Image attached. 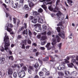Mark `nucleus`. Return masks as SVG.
Here are the masks:
<instances>
[{
  "mask_svg": "<svg viewBox=\"0 0 78 78\" xmlns=\"http://www.w3.org/2000/svg\"><path fill=\"white\" fill-rule=\"evenodd\" d=\"M34 19V17L33 16H30L29 17V20H33Z\"/></svg>",
  "mask_w": 78,
  "mask_h": 78,
  "instance_id": "37998d69",
  "label": "nucleus"
},
{
  "mask_svg": "<svg viewBox=\"0 0 78 78\" xmlns=\"http://www.w3.org/2000/svg\"><path fill=\"white\" fill-rule=\"evenodd\" d=\"M38 12L40 13H42L43 12V9L42 8H40L38 9Z\"/></svg>",
  "mask_w": 78,
  "mask_h": 78,
  "instance_id": "4be33fe9",
  "label": "nucleus"
},
{
  "mask_svg": "<svg viewBox=\"0 0 78 78\" xmlns=\"http://www.w3.org/2000/svg\"><path fill=\"white\" fill-rule=\"evenodd\" d=\"M20 22V20H18V21L17 22V25L18 27H19V25Z\"/></svg>",
  "mask_w": 78,
  "mask_h": 78,
  "instance_id": "864d4df0",
  "label": "nucleus"
},
{
  "mask_svg": "<svg viewBox=\"0 0 78 78\" xmlns=\"http://www.w3.org/2000/svg\"><path fill=\"white\" fill-rule=\"evenodd\" d=\"M27 43L28 44H31V41L30 39H28L27 40Z\"/></svg>",
  "mask_w": 78,
  "mask_h": 78,
  "instance_id": "49530a36",
  "label": "nucleus"
},
{
  "mask_svg": "<svg viewBox=\"0 0 78 78\" xmlns=\"http://www.w3.org/2000/svg\"><path fill=\"white\" fill-rule=\"evenodd\" d=\"M43 31H45L47 30V26L45 25H43Z\"/></svg>",
  "mask_w": 78,
  "mask_h": 78,
  "instance_id": "aec40b11",
  "label": "nucleus"
},
{
  "mask_svg": "<svg viewBox=\"0 0 78 78\" xmlns=\"http://www.w3.org/2000/svg\"><path fill=\"white\" fill-rule=\"evenodd\" d=\"M39 75L41 76H42L44 75V73L42 72H40L39 73Z\"/></svg>",
  "mask_w": 78,
  "mask_h": 78,
  "instance_id": "c85d7f7f",
  "label": "nucleus"
},
{
  "mask_svg": "<svg viewBox=\"0 0 78 78\" xmlns=\"http://www.w3.org/2000/svg\"><path fill=\"white\" fill-rule=\"evenodd\" d=\"M5 30H7V31L11 33L12 31V29L9 28V25L8 24H7L5 27Z\"/></svg>",
  "mask_w": 78,
  "mask_h": 78,
  "instance_id": "39448f33",
  "label": "nucleus"
},
{
  "mask_svg": "<svg viewBox=\"0 0 78 78\" xmlns=\"http://www.w3.org/2000/svg\"><path fill=\"white\" fill-rule=\"evenodd\" d=\"M24 30V27L22 26L21 27H20L19 29L18 30V33H19L21 31H22Z\"/></svg>",
  "mask_w": 78,
  "mask_h": 78,
  "instance_id": "dca6fc26",
  "label": "nucleus"
},
{
  "mask_svg": "<svg viewBox=\"0 0 78 78\" xmlns=\"http://www.w3.org/2000/svg\"><path fill=\"white\" fill-rule=\"evenodd\" d=\"M47 43V41H45L43 42H42L41 43V45H44V44H45L46 43Z\"/></svg>",
  "mask_w": 78,
  "mask_h": 78,
  "instance_id": "58836bf2",
  "label": "nucleus"
},
{
  "mask_svg": "<svg viewBox=\"0 0 78 78\" xmlns=\"http://www.w3.org/2000/svg\"><path fill=\"white\" fill-rule=\"evenodd\" d=\"M31 22L34 23H37V19H34V20L31 21Z\"/></svg>",
  "mask_w": 78,
  "mask_h": 78,
  "instance_id": "5701e85b",
  "label": "nucleus"
},
{
  "mask_svg": "<svg viewBox=\"0 0 78 78\" xmlns=\"http://www.w3.org/2000/svg\"><path fill=\"white\" fill-rule=\"evenodd\" d=\"M18 2H16L15 4L16 6L14 7V8H17V6H18Z\"/></svg>",
  "mask_w": 78,
  "mask_h": 78,
  "instance_id": "5fc2aeb1",
  "label": "nucleus"
},
{
  "mask_svg": "<svg viewBox=\"0 0 78 78\" xmlns=\"http://www.w3.org/2000/svg\"><path fill=\"white\" fill-rule=\"evenodd\" d=\"M9 37L8 36L5 35L4 37V41L5 42V46L4 48L5 50H6L8 49V47L10 45V43H9Z\"/></svg>",
  "mask_w": 78,
  "mask_h": 78,
  "instance_id": "f03ea898",
  "label": "nucleus"
},
{
  "mask_svg": "<svg viewBox=\"0 0 78 78\" xmlns=\"http://www.w3.org/2000/svg\"><path fill=\"white\" fill-rule=\"evenodd\" d=\"M59 36L60 37H61L63 39H64L65 38V34L62 32H60L58 34Z\"/></svg>",
  "mask_w": 78,
  "mask_h": 78,
  "instance_id": "9b49d317",
  "label": "nucleus"
},
{
  "mask_svg": "<svg viewBox=\"0 0 78 78\" xmlns=\"http://www.w3.org/2000/svg\"><path fill=\"white\" fill-rule=\"evenodd\" d=\"M38 21L39 23H42L44 22V20H43L42 19H41V18H39Z\"/></svg>",
  "mask_w": 78,
  "mask_h": 78,
  "instance_id": "412c9836",
  "label": "nucleus"
},
{
  "mask_svg": "<svg viewBox=\"0 0 78 78\" xmlns=\"http://www.w3.org/2000/svg\"><path fill=\"white\" fill-rule=\"evenodd\" d=\"M8 75H12V73H13V70H12V69L11 68H9L8 69Z\"/></svg>",
  "mask_w": 78,
  "mask_h": 78,
  "instance_id": "6e6552de",
  "label": "nucleus"
},
{
  "mask_svg": "<svg viewBox=\"0 0 78 78\" xmlns=\"http://www.w3.org/2000/svg\"><path fill=\"white\" fill-rule=\"evenodd\" d=\"M56 16L58 17L59 16H61V12H59L58 13H57L56 14Z\"/></svg>",
  "mask_w": 78,
  "mask_h": 78,
  "instance_id": "e433bc0d",
  "label": "nucleus"
},
{
  "mask_svg": "<svg viewBox=\"0 0 78 78\" xmlns=\"http://www.w3.org/2000/svg\"><path fill=\"white\" fill-rule=\"evenodd\" d=\"M38 14V13H37V12L35 11L33 12V15H34V16H36V15H37Z\"/></svg>",
  "mask_w": 78,
  "mask_h": 78,
  "instance_id": "a19ab883",
  "label": "nucleus"
},
{
  "mask_svg": "<svg viewBox=\"0 0 78 78\" xmlns=\"http://www.w3.org/2000/svg\"><path fill=\"white\" fill-rule=\"evenodd\" d=\"M57 30L58 33L61 32V28L59 27H58L57 28Z\"/></svg>",
  "mask_w": 78,
  "mask_h": 78,
  "instance_id": "c756f323",
  "label": "nucleus"
},
{
  "mask_svg": "<svg viewBox=\"0 0 78 78\" xmlns=\"http://www.w3.org/2000/svg\"><path fill=\"white\" fill-rule=\"evenodd\" d=\"M65 63L64 62H62V64L60 65V67H58V69L59 70H62L65 69Z\"/></svg>",
  "mask_w": 78,
  "mask_h": 78,
  "instance_id": "423d86ee",
  "label": "nucleus"
},
{
  "mask_svg": "<svg viewBox=\"0 0 78 78\" xmlns=\"http://www.w3.org/2000/svg\"><path fill=\"white\" fill-rule=\"evenodd\" d=\"M41 7L43 9H47V7H45V5H41Z\"/></svg>",
  "mask_w": 78,
  "mask_h": 78,
  "instance_id": "603ef678",
  "label": "nucleus"
},
{
  "mask_svg": "<svg viewBox=\"0 0 78 78\" xmlns=\"http://www.w3.org/2000/svg\"><path fill=\"white\" fill-rule=\"evenodd\" d=\"M67 2L68 3L69 5L72 6L73 5L72 3H73V1L72 0H67Z\"/></svg>",
  "mask_w": 78,
  "mask_h": 78,
  "instance_id": "f8f14e48",
  "label": "nucleus"
},
{
  "mask_svg": "<svg viewBox=\"0 0 78 78\" xmlns=\"http://www.w3.org/2000/svg\"><path fill=\"white\" fill-rule=\"evenodd\" d=\"M47 34L49 36H50L51 34V32L50 31H49L47 33Z\"/></svg>",
  "mask_w": 78,
  "mask_h": 78,
  "instance_id": "4d7b16f0",
  "label": "nucleus"
},
{
  "mask_svg": "<svg viewBox=\"0 0 78 78\" xmlns=\"http://www.w3.org/2000/svg\"><path fill=\"white\" fill-rule=\"evenodd\" d=\"M28 33H29V35L30 36H31L32 34V33L31 32V30H28Z\"/></svg>",
  "mask_w": 78,
  "mask_h": 78,
  "instance_id": "79ce46f5",
  "label": "nucleus"
},
{
  "mask_svg": "<svg viewBox=\"0 0 78 78\" xmlns=\"http://www.w3.org/2000/svg\"><path fill=\"white\" fill-rule=\"evenodd\" d=\"M49 56H50L51 58V60H50V62H54V61H55V57H53V56L51 55H49Z\"/></svg>",
  "mask_w": 78,
  "mask_h": 78,
  "instance_id": "ddd939ff",
  "label": "nucleus"
},
{
  "mask_svg": "<svg viewBox=\"0 0 78 78\" xmlns=\"http://www.w3.org/2000/svg\"><path fill=\"white\" fill-rule=\"evenodd\" d=\"M48 9L50 11H53V8H52L51 6H50L48 7Z\"/></svg>",
  "mask_w": 78,
  "mask_h": 78,
  "instance_id": "4c0bfd02",
  "label": "nucleus"
},
{
  "mask_svg": "<svg viewBox=\"0 0 78 78\" xmlns=\"http://www.w3.org/2000/svg\"><path fill=\"white\" fill-rule=\"evenodd\" d=\"M41 34L42 35H46L47 34V32L46 31H44L43 33H41Z\"/></svg>",
  "mask_w": 78,
  "mask_h": 78,
  "instance_id": "6e6d98bb",
  "label": "nucleus"
},
{
  "mask_svg": "<svg viewBox=\"0 0 78 78\" xmlns=\"http://www.w3.org/2000/svg\"><path fill=\"white\" fill-rule=\"evenodd\" d=\"M13 77L14 78H17V73L14 72L13 74Z\"/></svg>",
  "mask_w": 78,
  "mask_h": 78,
  "instance_id": "a878e982",
  "label": "nucleus"
},
{
  "mask_svg": "<svg viewBox=\"0 0 78 78\" xmlns=\"http://www.w3.org/2000/svg\"><path fill=\"white\" fill-rule=\"evenodd\" d=\"M58 74L59 76H63L64 75V73H63L61 72H58Z\"/></svg>",
  "mask_w": 78,
  "mask_h": 78,
  "instance_id": "b1692460",
  "label": "nucleus"
},
{
  "mask_svg": "<svg viewBox=\"0 0 78 78\" xmlns=\"http://www.w3.org/2000/svg\"><path fill=\"white\" fill-rule=\"evenodd\" d=\"M7 24H9V26L10 25V28H12V27H13V25H12V24L11 23L9 24V23H7Z\"/></svg>",
  "mask_w": 78,
  "mask_h": 78,
  "instance_id": "e2e57ef3",
  "label": "nucleus"
},
{
  "mask_svg": "<svg viewBox=\"0 0 78 78\" xmlns=\"http://www.w3.org/2000/svg\"><path fill=\"white\" fill-rule=\"evenodd\" d=\"M34 26L36 27L35 29L37 32H40L42 30V28L41 27V25L39 24H36L34 25Z\"/></svg>",
  "mask_w": 78,
  "mask_h": 78,
  "instance_id": "7ed1b4c3",
  "label": "nucleus"
},
{
  "mask_svg": "<svg viewBox=\"0 0 78 78\" xmlns=\"http://www.w3.org/2000/svg\"><path fill=\"white\" fill-rule=\"evenodd\" d=\"M23 69H24V71H27V68L26 66H23Z\"/></svg>",
  "mask_w": 78,
  "mask_h": 78,
  "instance_id": "3c124183",
  "label": "nucleus"
},
{
  "mask_svg": "<svg viewBox=\"0 0 78 78\" xmlns=\"http://www.w3.org/2000/svg\"><path fill=\"white\" fill-rule=\"evenodd\" d=\"M47 36L46 35H43L41 37V39L42 41H44V40H45L47 39Z\"/></svg>",
  "mask_w": 78,
  "mask_h": 78,
  "instance_id": "4468645a",
  "label": "nucleus"
},
{
  "mask_svg": "<svg viewBox=\"0 0 78 78\" xmlns=\"http://www.w3.org/2000/svg\"><path fill=\"white\" fill-rule=\"evenodd\" d=\"M42 70L44 72H47V70L44 68H43Z\"/></svg>",
  "mask_w": 78,
  "mask_h": 78,
  "instance_id": "09e8293b",
  "label": "nucleus"
},
{
  "mask_svg": "<svg viewBox=\"0 0 78 78\" xmlns=\"http://www.w3.org/2000/svg\"><path fill=\"white\" fill-rule=\"evenodd\" d=\"M5 1L6 3H9L11 2L10 0H5Z\"/></svg>",
  "mask_w": 78,
  "mask_h": 78,
  "instance_id": "c03bdc74",
  "label": "nucleus"
},
{
  "mask_svg": "<svg viewBox=\"0 0 78 78\" xmlns=\"http://www.w3.org/2000/svg\"><path fill=\"white\" fill-rule=\"evenodd\" d=\"M75 72H72L71 73V75L73 76L75 75Z\"/></svg>",
  "mask_w": 78,
  "mask_h": 78,
  "instance_id": "774afa93",
  "label": "nucleus"
},
{
  "mask_svg": "<svg viewBox=\"0 0 78 78\" xmlns=\"http://www.w3.org/2000/svg\"><path fill=\"white\" fill-rule=\"evenodd\" d=\"M0 61H1L2 62H3V63H4V61H5V57H1L0 58Z\"/></svg>",
  "mask_w": 78,
  "mask_h": 78,
  "instance_id": "f3484780",
  "label": "nucleus"
},
{
  "mask_svg": "<svg viewBox=\"0 0 78 78\" xmlns=\"http://www.w3.org/2000/svg\"><path fill=\"white\" fill-rule=\"evenodd\" d=\"M22 48L23 49H25V46L24 44H23L22 45Z\"/></svg>",
  "mask_w": 78,
  "mask_h": 78,
  "instance_id": "de8ad7c7",
  "label": "nucleus"
},
{
  "mask_svg": "<svg viewBox=\"0 0 78 78\" xmlns=\"http://www.w3.org/2000/svg\"><path fill=\"white\" fill-rule=\"evenodd\" d=\"M62 46V43H60L58 44V47L59 48V49H61V47Z\"/></svg>",
  "mask_w": 78,
  "mask_h": 78,
  "instance_id": "473e14b6",
  "label": "nucleus"
},
{
  "mask_svg": "<svg viewBox=\"0 0 78 78\" xmlns=\"http://www.w3.org/2000/svg\"><path fill=\"white\" fill-rule=\"evenodd\" d=\"M27 39H25L22 42H23V43H24V44L25 45H27Z\"/></svg>",
  "mask_w": 78,
  "mask_h": 78,
  "instance_id": "c9c22d12",
  "label": "nucleus"
},
{
  "mask_svg": "<svg viewBox=\"0 0 78 78\" xmlns=\"http://www.w3.org/2000/svg\"><path fill=\"white\" fill-rule=\"evenodd\" d=\"M4 48L3 47H1V51H4Z\"/></svg>",
  "mask_w": 78,
  "mask_h": 78,
  "instance_id": "338daca9",
  "label": "nucleus"
},
{
  "mask_svg": "<svg viewBox=\"0 0 78 78\" xmlns=\"http://www.w3.org/2000/svg\"><path fill=\"white\" fill-rule=\"evenodd\" d=\"M40 50H45V48L44 47H41L40 48Z\"/></svg>",
  "mask_w": 78,
  "mask_h": 78,
  "instance_id": "052dcab7",
  "label": "nucleus"
},
{
  "mask_svg": "<svg viewBox=\"0 0 78 78\" xmlns=\"http://www.w3.org/2000/svg\"><path fill=\"white\" fill-rule=\"evenodd\" d=\"M34 67H35L36 69L38 68V67H39V63L37 62L34 65Z\"/></svg>",
  "mask_w": 78,
  "mask_h": 78,
  "instance_id": "6ab92c4d",
  "label": "nucleus"
},
{
  "mask_svg": "<svg viewBox=\"0 0 78 78\" xmlns=\"http://www.w3.org/2000/svg\"><path fill=\"white\" fill-rule=\"evenodd\" d=\"M43 59L44 61H48V60H49V57L48 56H47L45 58H43Z\"/></svg>",
  "mask_w": 78,
  "mask_h": 78,
  "instance_id": "a211bd4d",
  "label": "nucleus"
},
{
  "mask_svg": "<svg viewBox=\"0 0 78 78\" xmlns=\"http://www.w3.org/2000/svg\"><path fill=\"white\" fill-rule=\"evenodd\" d=\"M50 44H51L50 43H48L45 46V47L47 48L48 50H51V47L50 46Z\"/></svg>",
  "mask_w": 78,
  "mask_h": 78,
  "instance_id": "1a4fd4ad",
  "label": "nucleus"
},
{
  "mask_svg": "<svg viewBox=\"0 0 78 78\" xmlns=\"http://www.w3.org/2000/svg\"><path fill=\"white\" fill-rule=\"evenodd\" d=\"M22 38V36L21 35H18L17 37V39H21Z\"/></svg>",
  "mask_w": 78,
  "mask_h": 78,
  "instance_id": "680f3d73",
  "label": "nucleus"
},
{
  "mask_svg": "<svg viewBox=\"0 0 78 78\" xmlns=\"http://www.w3.org/2000/svg\"><path fill=\"white\" fill-rule=\"evenodd\" d=\"M47 5H48L47 4V0H44V2H43V5L44 6H46Z\"/></svg>",
  "mask_w": 78,
  "mask_h": 78,
  "instance_id": "cd10ccee",
  "label": "nucleus"
},
{
  "mask_svg": "<svg viewBox=\"0 0 78 78\" xmlns=\"http://www.w3.org/2000/svg\"><path fill=\"white\" fill-rule=\"evenodd\" d=\"M57 26H62V27H63L62 26V21H61L59 22V23L58 24H57Z\"/></svg>",
  "mask_w": 78,
  "mask_h": 78,
  "instance_id": "bb28decb",
  "label": "nucleus"
},
{
  "mask_svg": "<svg viewBox=\"0 0 78 78\" xmlns=\"http://www.w3.org/2000/svg\"><path fill=\"white\" fill-rule=\"evenodd\" d=\"M24 17L25 18H26V19H27V18H28V14H25V16H24Z\"/></svg>",
  "mask_w": 78,
  "mask_h": 78,
  "instance_id": "8fccbe9b",
  "label": "nucleus"
},
{
  "mask_svg": "<svg viewBox=\"0 0 78 78\" xmlns=\"http://www.w3.org/2000/svg\"><path fill=\"white\" fill-rule=\"evenodd\" d=\"M28 2H29V6L30 7V8H33V7L34 6V4L33 3V2L31 1L30 2L29 0Z\"/></svg>",
  "mask_w": 78,
  "mask_h": 78,
  "instance_id": "9d476101",
  "label": "nucleus"
},
{
  "mask_svg": "<svg viewBox=\"0 0 78 78\" xmlns=\"http://www.w3.org/2000/svg\"><path fill=\"white\" fill-rule=\"evenodd\" d=\"M65 73L66 75L67 76L69 74V72L66 71H65Z\"/></svg>",
  "mask_w": 78,
  "mask_h": 78,
  "instance_id": "ea45409f",
  "label": "nucleus"
},
{
  "mask_svg": "<svg viewBox=\"0 0 78 78\" xmlns=\"http://www.w3.org/2000/svg\"><path fill=\"white\" fill-rule=\"evenodd\" d=\"M71 62L73 63H74V62H75L76 63V62H77L76 61V60L75 59L72 58L71 60Z\"/></svg>",
  "mask_w": 78,
  "mask_h": 78,
  "instance_id": "7c9ffc66",
  "label": "nucleus"
},
{
  "mask_svg": "<svg viewBox=\"0 0 78 78\" xmlns=\"http://www.w3.org/2000/svg\"><path fill=\"white\" fill-rule=\"evenodd\" d=\"M9 59H11L12 61H13V59H14V58L13 57V56H9Z\"/></svg>",
  "mask_w": 78,
  "mask_h": 78,
  "instance_id": "f704fd0d",
  "label": "nucleus"
},
{
  "mask_svg": "<svg viewBox=\"0 0 78 78\" xmlns=\"http://www.w3.org/2000/svg\"><path fill=\"white\" fill-rule=\"evenodd\" d=\"M37 51V50L36 49H34L33 50V52L34 53H36Z\"/></svg>",
  "mask_w": 78,
  "mask_h": 78,
  "instance_id": "0e129e2a",
  "label": "nucleus"
},
{
  "mask_svg": "<svg viewBox=\"0 0 78 78\" xmlns=\"http://www.w3.org/2000/svg\"><path fill=\"white\" fill-rule=\"evenodd\" d=\"M24 8L26 11H28V10L29 9V7H28V6L27 5H24Z\"/></svg>",
  "mask_w": 78,
  "mask_h": 78,
  "instance_id": "2eb2a0df",
  "label": "nucleus"
},
{
  "mask_svg": "<svg viewBox=\"0 0 78 78\" xmlns=\"http://www.w3.org/2000/svg\"><path fill=\"white\" fill-rule=\"evenodd\" d=\"M41 36L40 34L38 35L37 36V39H40V38H41Z\"/></svg>",
  "mask_w": 78,
  "mask_h": 78,
  "instance_id": "69168bd1",
  "label": "nucleus"
},
{
  "mask_svg": "<svg viewBox=\"0 0 78 78\" xmlns=\"http://www.w3.org/2000/svg\"><path fill=\"white\" fill-rule=\"evenodd\" d=\"M61 41V38L58 35H56L55 37H54L53 39V42L51 43V44L53 45V47H51L53 50H55V46L56 45L57 42H59Z\"/></svg>",
  "mask_w": 78,
  "mask_h": 78,
  "instance_id": "f257e3e1",
  "label": "nucleus"
},
{
  "mask_svg": "<svg viewBox=\"0 0 78 78\" xmlns=\"http://www.w3.org/2000/svg\"><path fill=\"white\" fill-rule=\"evenodd\" d=\"M13 22L14 23H16V18H13Z\"/></svg>",
  "mask_w": 78,
  "mask_h": 78,
  "instance_id": "13d9d810",
  "label": "nucleus"
},
{
  "mask_svg": "<svg viewBox=\"0 0 78 78\" xmlns=\"http://www.w3.org/2000/svg\"><path fill=\"white\" fill-rule=\"evenodd\" d=\"M33 69H34V67L32 66H29V68H28V72L30 74L31 73V71L32 70H33Z\"/></svg>",
  "mask_w": 78,
  "mask_h": 78,
  "instance_id": "0eeeda50",
  "label": "nucleus"
},
{
  "mask_svg": "<svg viewBox=\"0 0 78 78\" xmlns=\"http://www.w3.org/2000/svg\"><path fill=\"white\" fill-rule=\"evenodd\" d=\"M45 75L46 76H48V75H50V72L49 71L46 72Z\"/></svg>",
  "mask_w": 78,
  "mask_h": 78,
  "instance_id": "a18cd8bd",
  "label": "nucleus"
},
{
  "mask_svg": "<svg viewBox=\"0 0 78 78\" xmlns=\"http://www.w3.org/2000/svg\"><path fill=\"white\" fill-rule=\"evenodd\" d=\"M60 3V0H57L56 3V5H59Z\"/></svg>",
  "mask_w": 78,
  "mask_h": 78,
  "instance_id": "72a5a7b5",
  "label": "nucleus"
},
{
  "mask_svg": "<svg viewBox=\"0 0 78 78\" xmlns=\"http://www.w3.org/2000/svg\"><path fill=\"white\" fill-rule=\"evenodd\" d=\"M74 66V64L73 63H71L69 65V67H73V66Z\"/></svg>",
  "mask_w": 78,
  "mask_h": 78,
  "instance_id": "2f4dec72",
  "label": "nucleus"
},
{
  "mask_svg": "<svg viewBox=\"0 0 78 78\" xmlns=\"http://www.w3.org/2000/svg\"><path fill=\"white\" fill-rule=\"evenodd\" d=\"M58 8L57 7H55L53 9V11L55 12H58Z\"/></svg>",
  "mask_w": 78,
  "mask_h": 78,
  "instance_id": "393cba45",
  "label": "nucleus"
},
{
  "mask_svg": "<svg viewBox=\"0 0 78 78\" xmlns=\"http://www.w3.org/2000/svg\"><path fill=\"white\" fill-rule=\"evenodd\" d=\"M25 72L23 70L20 71L19 73V78H23L25 76Z\"/></svg>",
  "mask_w": 78,
  "mask_h": 78,
  "instance_id": "20e7f679",
  "label": "nucleus"
},
{
  "mask_svg": "<svg viewBox=\"0 0 78 78\" xmlns=\"http://www.w3.org/2000/svg\"><path fill=\"white\" fill-rule=\"evenodd\" d=\"M12 66L13 68H16V67H17V65L14 64V66Z\"/></svg>",
  "mask_w": 78,
  "mask_h": 78,
  "instance_id": "bf43d9fd",
  "label": "nucleus"
}]
</instances>
